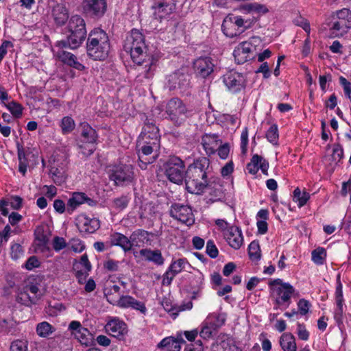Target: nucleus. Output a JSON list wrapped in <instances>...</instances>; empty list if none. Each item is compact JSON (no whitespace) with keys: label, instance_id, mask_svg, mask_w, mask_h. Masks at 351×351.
I'll return each mask as SVG.
<instances>
[{"label":"nucleus","instance_id":"55","mask_svg":"<svg viewBox=\"0 0 351 351\" xmlns=\"http://www.w3.org/2000/svg\"><path fill=\"white\" fill-rule=\"evenodd\" d=\"M11 114L16 118H19L23 113V107L17 102L12 101L5 105Z\"/></svg>","mask_w":351,"mask_h":351},{"label":"nucleus","instance_id":"19","mask_svg":"<svg viewBox=\"0 0 351 351\" xmlns=\"http://www.w3.org/2000/svg\"><path fill=\"white\" fill-rule=\"evenodd\" d=\"M137 141L149 143L154 147H160L158 128L152 122H146Z\"/></svg>","mask_w":351,"mask_h":351},{"label":"nucleus","instance_id":"58","mask_svg":"<svg viewBox=\"0 0 351 351\" xmlns=\"http://www.w3.org/2000/svg\"><path fill=\"white\" fill-rule=\"evenodd\" d=\"M10 351H27V341L17 339L12 342Z\"/></svg>","mask_w":351,"mask_h":351},{"label":"nucleus","instance_id":"37","mask_svg":"<svg viewBox=\"0 0 351 351\" xmlns=\"http://www.w3.org/2000/svg\"><path fill=\"white\" fill-rule=\"evenodd\" d=\"M188 265L189 263L186 258L177 259L170 265L167 275L171 274V279H172L176 275L184 270Z\"/></svg>","mask_w":351,"mask_h":351},{"label":"nucleus","instance_id":"8","mask_svg":"<svg viewBox=\"0 0 351 351\" xmlns=\"http://www.w3.org/2000/svg\"><path fill=\"white\" fill-rule=\"evenodd\" d=\"M106 299L111 304L122 308H132L143 315H145L147 311L144 302L137 300L130 295H122L119 298H112L110 294L107 293Z\"/></svg>","mask_w":351,"mask_h":351},{"label":"nucleus","instance_id":"44","mask_svg":"<svg viewBox=\"0 0 351 351\" xmlns=\"http://www.w3.org/2000/svg\"><path fill=\"white\" fill-rule=\"evenodd\" d=\"M60 127L63 134H68L75 128V122L71 117H64L60 121Z\"/></svg>","mask_w":351,"mask_h":351},{"label":"nucleus","instance_id":"2","mask_svg":"<svg viewBox=\"0 0 351 351\" xmlns=\"http://www.w3.org/2000/svg\"><path fill=\"white\" fill-rule=\"evenodd\" d=\"M210 161L206 157L199 158L185 171L186 190L193 194H201L208 185Z\"/></svg>","mask_w":351,"mask_h":351},{"label":"nucleus","instance_id":"43","mask_svg":"<svg viewBox=\"0 0 351 351\" xmlns=\"http://www.w3.org/2000/svg\"><path fill=\"white\" fill-rule=\"evenodd\" d=\"M326 256V250L321 247L315 249L311 252L312 261L317 265H322L325 263Z\"/></svg>","mask_w":351,"mask_h":351},{"label":"nucleus","instance_id":"5","mask_svg":"<svg viewBox=\"0 0 351 351\" xmlns=\"http://www.w3.org/2000/svg\"><path fill=\"white\" fill-rule=\"evenodd\" d=\"M269 287L271 297L276 305L274 308H287L291 303V298L295 291L294 287L289 282H285L280 278L269 281Z\"/></svg>","mask_w":351,"mask_h":351},{"label":"nucleus","instance_id":"42","mask_svg":"<svg viewBox=\"0 0 351 351\" xmlns=\"http://www.w3.org/2000/svg\"><path fill=\"white\" fill-rule=\"evenodd\" d=\"M204 277L202 273L195 274L193 277V283L195 284L194 289L192 291V298L197 299L202 294V289L204 286Z\"/></svg>","mask_w":351,"mask_h":351},{"label":"nucleus","instance_id":"47","mask_svg":"<svg viewBox=\"0 0 351 351\" xmlns=\"http://www.w3.org/2000/svg\"><path fill=\"white\" fill-rule=\"evenodd\" d=\"M219 346L223 350V351H242L234 344L233 339L228 336H224L223 337V339L219 343Z\"/></svg>","mask_w":351,"mask_h":351},{"label":"nucleus","instance_id":"4","mask_svg":"<svg viewBox=\"0 0 351 351\" xmlns=\"http://www.w3.org/2000/svg\"><path fill=\"white\" fill-rule=\"evenodd\" d=\"M66 29L69 34L66 40L58 41L60 47H69L71 49L78 48L86 37V28L84 19L78 14H75L69 19Z\"/></svg>","mask_w":351,"mask_h":351},{"label":"nucleus","instance_id":"51","mask_svg":"<svg viewBox=\"0 0 351 351\" xmlns=\"http://www.w3.org/2000/svg\"><path fill=\"white\" fill-rule=\"evenodd\" d=\"M206 318L207 323L213 324L217 329L224 324L226 319L223 315L217 313L210 314Z\"/></svg>","mask_w":351,"mask_h":351},{"label":"nucleus","instance_id":"48","mask_svg":"<svg viewBox=\"0 0 351 351\" xmlns=\"http://www.w3.org/2000/svg\"><path fill=\"white\" fill-rule=\"evenodd\" d=\"M216 330L217 328L213 324L207 323L206 318L202 324L199 335L203 339H208L213 335V332L216 331Z\"/></svg>","mask_w":351,"mask_h":351},{"label":"nucleus","instance_id":"35","mask_svg":"<svg viewBox=\"0 0 351 351\" xmlns=\"http://www.w3.org/2000/svg\"><path fill=\"white\" fill-rule=\"evenodd\" d=\"M221 29L223 34L229 38H234L243 32V30L237 29L229 16L226 17L223 20L221 25Z\"/></svg>","mask_w":351,"mask_h":351},{"label":"nucleus","instance_id":"41","mask_svg":"<svg viewBox=\"0 0 351 351\" xmlns=\"http://www.w3.org/2000/svg\"><path fill=\"white\" fill-rule=\"evenodd\" d=\"M50 174L54 183L58 185H60L66 181V174L63 167H51Z\"/></svg>","mask_w":351,"mask_h":351},{"label":"nucleus","instance_id":"25","mask_svg":"<svg viewBox=\"0 0 351 351\" xmlns=\"http://www.w3.org/2000/svg\"><path fill=\"white\" fill-rule=\"evenodd\" d=\"M201 144L206 154L211 156L216 153L221 141L216 134H206L202 137Z\"/></svg>","mask_w":351,"mask_h":351},{"label":"nucleus","instance_id":"39","mask_svg":"<svg viewBox=\"0 0 351 351\" xmlns=\"http://www.w3.org/2000/svg\"><path fill=\"white\" fill-rule=\"evenodd\" d=\"M310 199V194L306 191H301L297 187L293 192V201L297 203L299 208L304 206Z\"/></svg>","mask_w":351,"mask_h":351},{"label":"nucleus","instance_id":"30","mask_svg":"<svg viewBox=\"0 0 351 351\" xmlns=\"http://www.w3.org/2000/svg\"><path fill=\"white\" fill-rule=\"evenodd\" d=\"M81 127L82 137L87 143L91 145V147L88 149V154H91L95 149L94 143L97 138L96 131L87 123H82Z\"/></svg>","mask_w":351,"mask_h":351},{"label":"nucleus","instance_id":"12","mask_svg":"<svg viewBox=\"0 0 351 351\" xmlns=\"http://www.w3.org/2000/svg\"><path fill=\"white\" fill-rule=\"evenodd\" d=\"M222 78L227 89L232 93H240L245 88L246 78L241 73L232 70L224 74Z\"/></svg>","mask_w":351,"mask_h":351},{"label":"nucleus","instance_id":"22","mask_svg":"<svg viewBox=\"0 0 351 351\" xmlns=\"http://www.w3.org/2000/svg\"><path fill=\"white\" fill-rule=\"evenodd\" d=\"M175 8L176 5L173 0H162L152 6L154 17L160 21L168 17Z\"/></svg>","mask_w":351,"mask_h":351},{"label":"nucleus","instance_id":"62","mask_svg":"<svg viewBox=\"0 0 351 351\" xmlns=\"http://www.w3.org/2000/svg\"><path fill=\"white\" fill-rule=\"evenodd\" d=\"M129 203V198L127 196H122L116 198L113 201V204L115 208L119 210H122L128 206Z\"/></svg>","mask_w":351,"mask_h":351},{"label":"nucleus","instance_id":"56","mask_svg":"<svg viewBox=\"0 0 351 351\" xmlns=\"http://www.w3.org/2000/svg\"><path fill=\"white\" fill-rule=\"evenodd\" d=\"M70 249L75 253H80L85 249L84 242L77 238H73L69 242Z\"/></svg>","mask_w":351,"mask_h":351},{"label":"nucleus","instance_id":"9","mask_svg":"<svg viewBox=\"0 0 351 351\" xmlns=\"http://www.w3.org/2000/svg\"><path fill=\"white\" fill-rule=\"evenodd\" d=\"M184 162L178 157H171L165 165V175L168 179L175 184H182L184 176Z\"/></svg>","mask_w":351,"mask_h":351},{"label":"nucleus","instance_id":"64","mask_svg":"<svg viewBox=\"0 0 351 351\" xmlns=\"http://www.w3.org/2000/svg\"><path fill=\"white\" fill-rule=\"evenodd\" d=\"M343 157V149L340 145H335L332 149V158L336 162H339Z\"/></svg>","mask_w":351,"mask_h":351},{"label":"nucleus","instance_id":"54","mask_svg":"<svg viewBox=\"0 0 351 351\" xmlns=\"http://www.w3.org/2000/svg\"><path fill=\"white\" fill-rule=\"evenodd\" d=\"M248 254L251 260L257 261L260 259V248L259 245L256 241H252L248 246Z\"/></svg>","mask_w":351,"mask_h":351},{"label":"nucleus","instance_id":"61","mask_svg":"<svg viewBox=\"0 0 351 351\" xmlns=\"http://www.w3.org/2000/svg\"><path fill=\"white\" fill-rule=\"evenodd\" d=\"M53 248L56 252H59L67 245L66 240L63 237H54L52 241Z\"/></svg>","mask_w":351,"mask_h":351},{"label":"nucleus","instance_id":"13","mask_svg":"<svg viewBox=\"0 0 351 351\" xmlns=\"http://www.w3.org/2000/svg\"><path fill=\"white\" fill-rule=\"evenodd\" d=\"M171 216L187 226L193 225L195 218L191 208L188 205L176 203L171 205Z\"/></svg>","mask_w":351,"mask_h":351},{"label":"nucleus","instance_id":"63","mask_svg":"<svg viewBox=\"0 0 351 351\" xmlns=\"http://www.w3.org/2000/svg\"><path fill=\"white\" fill-rule=\"evenodd\" d=\"M230 145L228 143H224L223 145H219L217 152L219 157L222 160H226L228 158L230 154Z\"/></svg>","mask_w":351,"mask_h":351},{"label":"nucleus","instance_id":"27","mask_svg":"<svg viewBox=\"0 0 351 351\" xmlns=\"http://www.w3.org/2000/svg\"><path fill=\"white\" fill-rule=\"evenodd\" d=\"M36 252H44L47 250L49 238L43 226H38L34 231Z\"/></svg>","mask_w":351,"mask_h":351},{"label":"nucleus","instance_id":"57","mask_svg":"<svg viewBox=\"0 0 351 351\" xmlns=\"http://www.w3.org/2000/svg\"><path fill=\"white\" fill-rule=\"evenodd\" d=\"M64 309L62 303L56 302L53 304L50 303L46 308V313L50 316H56L58 313Z\"/></svg>","mask_w":351,"mask_h":351},{"label":"nucleus","instance_id":"28","mask_svg":"<svg viewBox=\"0 0 351 351\" xmlns=\"http://www.w3.org/2000/svg\"><path fill=\"white\" fill-rule=\"evenodd\" d=\"M150 235L149 232L144 230L138 229L134 231L130 237L131 248L132 246L141 247L150 243Z\"/></svg>","mask_w":351,"mask_h":351},{"label":"nucleus","instance_id":"20","mask_svg":"<svg viewBox=\"0 0 351 351\" xmlns=\"http://www.w3.org/2000/svg\"><path fill=\"white\" fill-rule=\"evenodd\" d=\"M83 12L93 17H101L107 9L106 0H83L82 3Z\"/></svg>","mask_w":351,"mask_h":351},{"label":"nucleus","instance_id":"60","mask_svg":"<svg viewBox=\"0 0 351 351\" xmlns=\"http://www.w3.org/2000/svg\"><path fill=\"white\" fill-rule=\"evenodd\" d=\"M293 23L295 25L301 27L309 35L311 32L310 23L306 19L299 16L294 19Z\"/></svg>","mask_w":351,"mask_h":351},{"label":"nucleus","instance_id":"15","mask_svg":"<svg viewBox=\"0 0 351 351\" xmlns=\"http://www.w3.org/2000/svg\"><path fill=\"white\" fill-rule=\"evenodd\" d=\"M335 306L334 308L333 314L334 319L338 324L343 322V315L346 311V306L344 303L343 295V285L340 280V276L338 275L337 279V285L335 292Z\"/></svg>","mask_w":351,"mask_h":351},{"label":"nucleus","instance_id":"10","mask_svg":"<svg viewBox=\"0 0 351 351\" xmlns=\"http://www.w3.org/2000/svg\"><path fill=\"white\" fill-rule=\"evenodd\" d=\"M166 112L169 119L177 125H180L188 117L185 105L178 98H173L168 101Z\"/></svg>","mask_w":351,"mask_h":351},{"label":"nucleus","instance_id":"34","mask_svg":"<svg viewBox=\"0 0 351 351\" xmlns=\"http://www.w3.org/2000/svg\"><path fill=\"white\" fill-rule=\"evenodd\" d=\"M88 200V197L83 193L75 192L69 199L67 203V211L72 213L79 206L84 204Z\"/></svg>","mask_w":351,"mask_h":351},{"label":"nucleus","instance_id":"6","mask_svg":"<svg viewBox=\"0 0 351 351\" xmlns=\"http://www.w3.org/2000/svg\"><path fill=\"white\" fill-rule=\"evenodd\" d=\"M328 25L334 36H344L351 29V11L349 9L343 8L332 12Z\"/></svg>","mask_w":351,"mask_h":351},{"label":"nucleus","instance_id":"21","mask_svg":"<svg viewBox=\"0 0 351 351\" xmlns=\"http://www.w3.org/2000/svg\"><path fill=\"white\" fill-rule=\"evenodd\" d=\"M106 331L114 337L121 339L128 332L126 324L119 317H111L105 326Z\"/></svg>","mask_w":351,"mask_h":351},{"label":"nucleus","instance_id":"14","mask_svg":"<svg viewBox=\"0 0 351 351\" xmlns=\"http://www.w3.org/2000/svg\"><path fill=\"white\" fill-rule=\"evenodd\" d=\"M75 224L82 234L94 233L100 227V221L97 218L90 217L86 214H79L75 218Z\"/></svg>","mask_w":351,"mask_h":351},{"label":"nucleus","instance_id":"3","mask_svg":"<svg viewBox=\"0 0 351 351\" xmlns=\"http://www.w3.org/2000/svg\"><path fill=\"white\" fill-rule=\"evenodd\" d=\"M110 44L108 34L100 28L93 29L87 39V55L95 60H104L109 55Z\"/></svg>","mask_w":351,"mask_h":351},{"label":"nucleus","instance_id":"38","mask_svg":"<svg viewBox=\"0 0 351 351\" xmlns=\"http://www.w3.org/2000/svg\"><path fill=\"white\" fill-rule=\"evenodd\" d=\"M280 344L283 351H296L295 337L291 334H283L280 337Z\"/></svg>","mask_w":351,"mask_h":351},{"label":"nucleus","instance_id":"49","mask_svg":"<svg viewBox=\"0 0 351 351\" xmlns=\"http://www.w3.org/2000/svg\"><path fill=\"white\" fill-rule=\"evenodd\" d=\"M25 291L27 293L32 294V296H29V300L32 303H36L40 296V291L36 284L29 283L25 286Z\"/></svg>","mask_w":351,"mask_h":351},{"label":"nucleus","instance_id":"33","mask_svg":"<svg viewBox=\"0 0 351 351\" xmlns=\"http://www.w3.org/2000/svg\"><path fill=\"white\" fill-rule=\"evenodd\" d=\"M184 341L182 338L169 337L164 338L158 344V348L165 349L167 351H180L181 343Z\"/></svg>","mask_w":351,"mask_h":351},{"label":"nucleus","instance_id":"50","mask_svg":"<svg viewBox=\"0 0 351 351\" xmlns=\"http://www.w3.org/2000/svg\"><path fill=\"white\" fill-rule=\"evenodd\" d=\"M298 306V313L301 316L306 317V315L310 312V309L311 307V304L310 302L306 299L302 298L298 300L297 302Z\"/></svg>","mask_w":351,"mask_h":351},{"label":"nucleus","instance_id":"24","mask_svg":"<svg viewBox=\"0 0 351 351\" xmlns=\"http://www.w3.org/2000/svg\"><path fill=\"white\" fill-rule=\"evenodd\" d=\"M214 63L210 57H201L193 62L194 70L197 75L206 77L213 71Z\"/></svg>","mask_w":351,"mask_h":351},{"label":"nucleus","instance_id":"17","mask_svg":"<svg viewBox=\"0 0 351 351\" xmlns=\"http://www.w3.org/2000/svg\"><path fill=\"white\" fill-rule=\"evenodd\" d=\"M67 47H60L58 42L55 45V47L52 49L53 56L63 63L73 67L79 71L84 69V66L77 60L75 56L69 51H64L63 49Z\"/></svg>","mask_w":351,"mask_h":351},{"label":"nucleus","instance_id":"40","mask_svg":"<svg viewBox=\"0 0 351 351\" xmlns=\"http://www.w3.org/2000/svg\"><path fill=\"white\" fill-rule=\"evenodd\" d=\"M75 269H79L77 271L78 276L80 274H84L85 276L88 274V272L91 270V265L86 254L81 256L80 261L75 265Z\"/></svg>","mask_w":351,"mask_h":351},{"label":"nucleus","instance_id":"36","mask_svg":"<svg viewBox=\"0 0 351 351\" xmlns=\"http://www.w3.org/2000/svg\"><path fill=\"white\" fill-rule=\"evenodd\" d=\"M56 330V328L53 325L47 322H42L38 323L36 327V334L42 338H47L53 335Z\"/></svg>","mask_w":351,"mask_h":351},{"label":"nucleus","instance_id":"7","mask_svg":"<svg viewBox=\"0 0 351 351\" xmlns=\"http://www.w3.org/2000/svg\"><path fill=\"white\" fill-rule=\"evenodd\" d=\"M109 178L116 185L125 186L131 184L134 179L133 167L130 165L119 164L110 167Z\"/></svg>","mask_w":351,"mask_h":351},{"label":"nucleus","instance_id":"45","mask_svg":"<svg viewBox=\"0 0 351 351\" xmlns=\"http://www.w3.org/2000/svg\"><path fill=\"white\" fill-rule=\"evenodd\" d=\"M74 337L82 344L86 346H90L93 342L92 335L88 330L86 328L81 329V331L77 332Z\"/></svg>","mask_w":351,"mask_h":351},{"label":"nucleus","instance_id":"32","mask_svg":"<svg viewBox=\"0 0 351 351\" xmlns=\"http://www.w3.org/2000/svg\"><path fill=\"white\" fill-rule=\"evenodd\" d=\"M111 245L121 247L124 252H128L131 250V243L130 238L119 232H113L109 237Z\"/></svg>","mask_w":351,"mask_h":351},{"label":"nucleus","instance_id":"29","mask_svg":"<svg viewBox=\"0 0 351 351\" xmlns=\"http://www.w3.org/2000/svg\"><path fill=\"white\" fill-rule=\"evenodd\" d=\"M140 256L146 261L152 262L156 265L164 264L165 259L159 250L142 249L139 251Z\"/></svg>","mask_w":351,"mask_h":351},{"label":"nucleus","instance_id":"53","mask_svg":"<svg viewBox=\"0 0 351 351\" xmlns=\"http://www.w3.org/2000/svg\"><path fill=\"white\" fill-rule=\"evenodd\" d=\"M24 255V250L19 243H12L10 246V256L13 260H18Z\"/></svg>","mask_w":351,"mask_h":351},{"label":"nucleus","instance_id":"16","mask_svg":"<svg viewBox=\"0 0 351 351\" xmlns=\"http://www.w3.org/2000/svg\"><path fill=\"white\" fill-rule=\"evenodd\" d=\"M136 148L139 159V167L145 169L148 164L153 163L155 161L154 156H149L153 152H157L160 147H154L149 143H145L137 141Z\"/></svg>","mask_w":351,"mask_h":351},{"label":"nucleus","instance_id":"11","mask_svg":"<svg viewBox=\"0 0 351 351\" xmlns=\"http://www.w3.org/2000/svg\"><path fill=\"white\" fill-rule=\"evenodd\" d=\"M260 42L259 37H252L248 41L241 43L233 51L236 62L241 64L252 59L253 58L252 52L255 49V44Z\"/></svg>","mask_w":351,"mask_h":351},{"label":"nucleus","instance_id":"31","mask_svg":"<svg viewBox=\"0 0 351 351\" xmlns=\"http://www.w3.org/2000/svg\"><path fill=\"white\" fill-rule=\"evenodd\" d=\"M52 15L56 24L58 26L64 25L69 19V10L62 4H57L52 10Z\"/></svg>","mask_w":351,"mask_h":351},{"label":"nucleus","instance_id":"18","mask_svg":"<svg viewBox=\"0 0 351 351\" xmlns=\"http://www.w3.org/2000/svg\"><path fill=\"white\" fill-rule=\"evenodd\" d=\"M189 84V75L182 70H178L167 77L165 86L169 90L180 89L184 91Z\"/></svg>","mask_w":351,"mask_h":351},{"label":"nucleus","instance_id":"23","mask_svg":"<svg viewBox=\"0 0 351 351\" xmlns=\"http://www.w3.org/2000/svg\"><path fill=\"white\" fill-rule=\"evenodd\" d=\"M223 238L228 244L234 250H239L243 245V236L242 231L237 226H231Z\"/></svg>","mask_w":351,"mask_h":351},{"label":"nucleus","instance_id":"46","mask_svg":"<svg viewBox=\"0 0 351 351\" xmlns=\"http://www.w3.org/2000/svg\"><path fill=\"white\" fill-rule=\"evenodd\" d=\"M229 17L231 18V20L236 25L237 29L243 28V29H247L251 27V25L255 22V19H244L240 16H233L229 15Z\"/></svg>","mask_w":351,"mask_h":351},{"label":"nucleus","instance_id":"52","mask_svg":"<svg viewBox=\"0 0 351 351\" xmlns=\"http://www.w3.org/2000/svg\"><path fill=\"white\" fill-rule=\"evenodd\" d=\"M278 130L276 125L270 126L266 133L267 139L273 145H277L278 141Z\"/></svg>","mask_w":351,"mask_h":351},{"label":"nucleus","instance_id":"26","mask_svg":"<svg viewBox=\"0 0 351 351\" xmlns=\"http://www.w3.org/2000/svg\"><path fill=\"white\" fill-rule=\"evenodd\" d=\"M268 162L258 154L252 156L250 162L247 165V169L249 173L256 175L259 169L265 175H268Z\"/></svg>","mask_w":351,"mask_h":351},{"label":"nucleus","instance_id":"59","mask_svg":"<svg viewBox=\"0 0 351 351\" xmlns=\"http://www.w3.org/2000/svg\"><path fill=\"white\" fill-rule=\"evenodd\" d=\"M121 262L114 259H108L104 263L105 269L110 271H118L120 270Z\"/></svg>","mask_w":351,"mask_h":351},{"label":"nucleus","instance_id":"1","mask_svg":"<svg viewBox=\"0 0 351 351\" xmlns=\"http://www.w3.org/2000/svg\"><path fill=\"white\" fill-rule=\"evenodd\" d=\"M123 48L127 53H130L132 61L139 66L138 77L152 78L158 60L153 55L147 53L143 34L136 29H132L126 37Z\"/></svg>","mask_w":351,"mask_h":351}]
</instances>
